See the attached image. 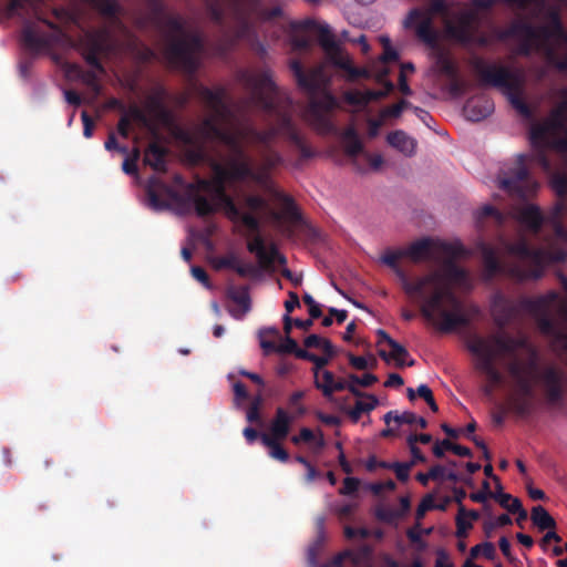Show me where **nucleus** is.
I'll return each mask as SVG.
<instances>
[{
	"label": "nucleus",
	"instance_id": "9",
	"mask_svg": "<svg viewBox=\"0 0 567 567\" xmlns=\"http://www.w3.org/2000/svg\"><path fill=\"white\" fill-rule=\"evenodd\" d=\"M450 4L447 0H430L426 7L412 8L403 20V28L427 48L439 47L440 32L434 24V18H447Z\"/></svg>",
	"mask_w": 567,
	"mask_h": 567
},
{
	"label": "nucleus",
	"instance_id": "15",
	"mask_svg": "<svg viewBox=\"0 0 567 567\" xmlns=\"http://www.w3.org/2000/svg\"><path fill=\"white\" fill-rule=\"evenodd\" d=\"M481 252L483 258V279L485 281H492L498 275L517 284L539 279L538 270L527 272L520 262H502L495 249L487 244L481 245Z\"/></svg>",
	"mask_w": 567,
	"mask_h": 567
},
{
	"label": "nucleus",
	"instance_id": "60",
	"mask_svg": "<svg viewBox=\"0 0 567 567\" xmlns=\"http://www.w3.org/2000/svg\"><path fill=\"white\" fill-rule=\"evenodd\" d=\"M303 302L308 306L309 315L312 319H318L322 316L320 305H318L311 295L305 293L302 297Z\"/></svg>",
	"mask_w": 567,
	"mask_h": 567
},
{
	"label": "nucleus",
	"instance_id": "17",
	"mask_svg": "<svg viewBox=\"0 0 567 567\" xmlns=\"http://www.w3.org/2000/svg\"><path fill=\"white\" fill-rule=\"evenodd\" d=\"M561 95L564 100L553 113V117L530 128V142L538 147L535 159L544 169H549L551 165L544 147L549 144L555 131L561 126V117H567V89L563 90Z\"/></svg>",
	"mask_w": 567,
	"mask_h": 567
},
{
	"label": "nucleus",
	"instance_id": "54",
	"mask_svg": "<svg viewBox=\"0 0 567 567\" xmlns=\"http://www.w3.org/2000/svg\"><path fill=\"white\" fill-rule=\"evenodd\" d=\"M442 445L447 450L452 451L454 454L462 456V457H472L473 453L471 449L467 446H463L460 444H454L450 440H443Z\"/></svg>",
	"mask_w": 567,
	"mask_h": 567
},
{
	"label": "nucleus",
	"instance_id": "6",
	"mask_svg": "<svg viewBox=\"0 0 567 567\" xmlns=\"http://www.w3.org/2000/svg\"><path fill=\"white\" fill-rule=\"evenodd\" d=\"M548 23L534 25L526 20L514 21L504 37L522 40L518 52L529 55L533 49L542 51L548 64L560 72L567 71V30L558 11L548 13Z\"/></svg>",
	"mask_w": 567,
	"mask_h": 567
},
{
	"label": "nucleus",
	"instance_id": "29",
	"mask_svg": "<svg viewBox=\"0 0 567 567\" xmlns=\"http://www.w3.org/2000/svg\"><path fill=\"white\" fill-rule=\"evenodd\" d=\"M517 219L534 234L540 231L544 216L538 206L528 204L522 207L517 213Z\"/></svg>",
	"mask_w": 567,
	"mask_h": 567
},
{
	"label": "nucleus",
	"instance_id": "46",
	"mask_svg": "<svg viewBox=\"0 0 567 567\" xmlns=\"http://www.w3.org/2000/svg\"><path fill=\"white\" fill-rule=\"evenodd\" d=\"M412 467H414V462H393L391 470L395 473L396 478L404 483L409 480Z\"/></svg>",
	"mask_w": 567,
	"mask_h": 567
},
{
	"label": "nucleus",
	"instance_id": "25",
	"mask_svg": "<svg viewBox=\"0 0 567 567\" xmlns=\"http://www.w3.org/2000/svg\"><path fill=\"white\" fill-rule=\"evenodd\" d=\"M226 297L237 305V308L230 309V315L240 319L251 309V299L248 286L229 285L226 289Z\"/></svg>",
	"mask_w": 567,
	"mask_h": 567
},
{
	"label": "nucleus",
	"instance_id": "8",
	"mask_svg": "<svg viewBox=\"0 0 567 567\" xmlns=\"http://www.w3.org/2000/svg\"><path fill=\"white\" fill-rule=\"evenodd\" d=\"M474 69L484 84L501 89L520 115L532 116V109L523 97L525 79L520 72L503 65L486 64L481 59L475 61Z\"/></svg>",
	"mask_w": 567,
	"mask_h": 567
},
{
	"label": "nucleus",
	"instance_id": "52",
	"mask_svg": "<svg viewBox=\"0 0 567 567\" xmlns=\"http://www.w3.org/2000/svg\"><path fill=\"white\" fill-rule=\"evenodd\" d=\"M151 110L154 111L158 118L164 122H167L171 117L169 112L164 106L163 102L159 97H152L150 101Z\"/></svg>",
	"mask_w": 567,
	"mask_h": 567
},
{
	"label": "nucleus",
	"instance_id": "22",
	"mask_svg": "<svg viewBox=\"0 0 567 567\" xmlns=\"http://www.w3.org/2000/svg\"><path fill=\"white\" fill-rule=\"evenodd\" d=\"M505 249L509 255L530 262L528 267L523 265L525 271L530 272L538 270L539 279L543 277L545 262V252L543 249L533 248L525 238H520L514 243H507Z\"/></svg>",
	"mask_w": 567,
	"mask_h": 567
},
{
	"label": "nucleus",
	"instance_id": "32",
	"mask_svg": "<svg viewBox=\"0 0 567 567\" xmlns=\"http://www.w3.org/2000/svg\"><path fill=\"white\" fill-rule=\"evenodd\" d=\"M386 142L390 146L401 152L405 156H412L415 153L416 141L402 130H396L388 134Z\"/></svg>",
	"mask_w": 567,
	"mask_h": 567
},
{
	"label": "nucleus",
	"instance_id": "10",
	"mask_svg": "<svg viewBox=\"0 0 567 567\" xmlns=\"http://www.w3.org/2000/svg\"><path fill=\"white\" fill-rule=\"evenodd\" d=\"M228 174H224L215 186L209 200L214 204V213L221 209L227 217L238 215V206L235 204L234 198L227 193V187L235 183H243L246 181L252 183H261L264 177L254 172L246 161L243 158H231L228 154Z\"/></svg>",
	"mask_w": 567,
	"mask_h": 567
},
{
	"label": "nucleus",
	"instance_id": "58",
	"mask_svg": "<svg viewBox=\"0 0 567 567\" xmlns=\"http://www.w3.org/2000/svg\"><path fill=\"white\" fill-rule=\"evenodd\" d=\"M437 62L441 72L450 79L458 74L455 64L449 58L440 56Z\"/></svg>",
	"mask_w": 567,
	"mask_h": 567
},
{
	"label": "nucleus",
	"instance_id": "18",
	"mask_svg": "<svg viewBox=\"0 0 567 567\" xmlns=\"http://www.w3.org/2000/svg\"><path fill=\"white\" fill-rule=\"evenodd\" d=\"M466 349L476 357L475 369L485 374L492 385L503 382V375L495 367L496 353L485 337L472 333L467 337Z\"/></svg>",
	"mask_w": 567,
	"mask_h": 567
},
{
	"label": "nucleus",
	"instance_id": "27",
	"mask_svg": "<svg viewBox=\"0 0 567 567\" xmlns=\"http://www.w3.org/2000/svg\"><path fill=\"white\" fill-rule=\"evenodd\" d=\"M493 111V101L485 96L471 97L463 107L464 116L471 122H480L491 115Z\"/></svg>",
	"mask_w": 567,
	"mask_h": 567
},
{
	"label": "nucleus",
	"instance_id": "16",
	"mask_svg": "<svg viewBox=\"0 0 567 567\" xmlns=\"http://www.w3.org/2000/svg\"><path fill=\"white\" fill-rule=\"evenodd\" d=\"M528 156L518 154L516 164L498 175V187L518 199H527L538 188V183L527 167Z\"/></svg>",
	"mask_w": 567,
	"mask_h": 567
},
{
	"label": "nucleus",
	"instance_id": "4",
	"mask_svg": "<svg viewBox=\"0 0 567 567\" xmlns=\"http://www.w3.org/2000/svg\"><path fill=\"white\" fill-rule=\"evenodd\" d=\"M290 70L298 86L307 93L309 101L305 117L310 126L321 135H339L346 154L357 157L363 151V144L354 126H348L341 133L332 121L331 114L338 106L337 99L327 90L321 66L306 71L298 60L290 62Z\"/></svg>",
	"mask_w": 567,
	"mask_h": 567
},
{
	"label": "nucleus",
	"instance_id": "62",
	"mask_svg": "<svg viewBox=\"0 0 567 567\" xmlns=\"http://www.w3.org/2000/svg\"><path fill=\"white\" fill-rule=\"evenodd\" d=\"M512 508H508V512L512 514H517L516 522L518 525L522 524V522L527 519V512L524 509L520 499H513V503L511 504Z\"/></svg>",
	"mask_w": 567,
	"mask_h": 567
},
{
	"label": "nucleus",
	"instance_id": "41",
	"mask_svg": "<svg viewBox=\"0 0 567 567\" xmlns=\"http://www.w3.org/2000/svg\"><path fill=\"white\" fill-rule=\"evenodd\" d=\"M146 6L150 10V19L154 25H157L168 13L163 0H148Z\"/></svg>",
	"mask_w": 567,
	"mask_h": 567
},
{
	"label": "nucleus",
	"instance_id": "50",
	"mask_svg": "<svg viewBox=\"0 0 567 567\" xmlns=\"http://www.w3.org/2000/svg\"><path fill=\"white\" fill-rule=\"evenodd\" d=\"M467 90V83L458 74L450 79L449 91L454 96L463 95Z\"/></svg>",
	"mask_w": 567,
	"mask_h": 567
},
{
	"label": "nucleus",
	"instance_id": "59",
	"mask_svg": "<svg viewBox=\"0 0 567 567\" xmlns=\"http://www.w3.org/2000/svg\"><path fill=\"white\" fill-rule=\"evenodd\" d=\"M553 187L558 196L564 197L567 195V175L557 174L553 177Z\"/></svg>",
	"mask_w": 567,
	"mask_h": 567
},
{
	"label": "nucleus",
	"instance_id": "57",
	"mask_svg": "<svg viewBox=\"0 0 567 567\" xmlns=\"http://www.w3.org/2000/svg\"><path fill=\"white\" fill-rule=\"evenodd\" d=\"M81 54H82L83 59L85 60L86 64H89L92 69H94L95 71H97L100 73L105 72L104 65L102 64L101 59H100L101 53L91 52V53H81Z\"/></svg>",
	"mask_w": 567,
	"mask_h": 567
},
{
	"label": "nucleus",
	"instance_id": "56",
	"mask_svg": "<svg viewBox=\"0 0 567 567\" xmlns=\"http://www.w3.org/2000/svg\"><path fill=\"white\" fill-rule=\"evenodd\" d=\"M235 271L240 276V277H258L259 276V270L258 268L252 265V264H241V262H237L236 265V268H235Z\"/></svg>",
	"mask_w": 567,
	"mask_h": 567
},
{
	"label": "nucleus",
	"instance_id": "38",
	"mask_svg": "<svg viewBox=\"0 0 567 567\" xmlns=\"http://www.w3.org/2000/svg\"><path fill=\"white\" fill-rule=\"evenodd\" d=\"M496 554V549L493 543L485 542L482 544H478L471 549V555L468 558L465 559L462 567H480L478 565L473 563L474 558H477L478 556H484L487 559H493Z\"/></svg>",
	"mask_w": 567,
	"mask_h": 567
},
{
	"label": "nucleus",
	"instance_id": "44",
	"mask_svg": "<svg viewBox=\"0 0 567 567\" xmlns=\"http://www.w3.org/2000/svg\"><path fill=\"white\" fill-rule=\"evenodd\" d=\"M466 508L461 506L456 516V536L463 538L467 535L468 530L473 527L472 523L465 518Z\"/></svg>",
	"mask_w": 567,
	"mask_h": 567
},
{
	"label": "nucleus",
	"instance_id": "24",
	"mask_svg": "<svg viewBox=\"0 0 567 567\" xmlns=\"http://www.w3.org/2000/svg\"><path fill=\"white\" fill-rule=\"evenodd\" d=\"M316 537L308 546L307 561L309 567H342V555H338L331 565H320L319 557L323 550L327 539L326 535V518L319 516L316 518Z\"/></svg>",
	"mask_w": 567,
	"mask_h": 567
},
{
	"label": "nucleus",
	"instance_id": "36",
	"mask_svg": "<svg viewBox=\"0 0 567 567\" xmlns=\"http://www.w3.org/2000/svg\"><path fill=\"white\" fill-rule=\"evenodd\" d=\"M391 352L386 353L384 350L379 351V355L385 360L389 361V359H393L395 361V365L398 368H402L404 365L412 367L414 365L415 361L411 359L409 362H406V359L410 357L409 351L405 347L400 344L398 341H391Z\"/></svg>",
	"mask_w": 567,
	"mask_h": 567
},
{
	"label": "nucleus",
	"instance_id": "14",
	"mask_svg": "<svg viewBox=\"0 0 567 567\" xmlns=\"http://www.w3.org/2000/svg\"><path fill=\"white\" fill-rule=\"evenodd\" d=\"M228 218L234 223H241L250 233L255 234L252 240L248 241L247 249L257 256L260 267L267 269L275 262L287 264L286 257L278 251L276 245L272 244L268 249L266 248L265 240L259 234L260 220L254 213H243L238 208V215Z\"/></svg>",
	"mask_w": 567,
	"mask_h": 567
},
{
	"label": "nucleus",
	"instance_id": "21",
	"mask_svg": "<svg viewBox=\"0 0 567 567\" xmlns=\"http://www.w3.org/2000/svg\"><path fill=\"white\" fill-rule=\"evenodd\" d=\"M526 297H522L515 302L505 297L502 292L494 295L492 299V313L494 322L499 329L507 327L522 311L530 315L535 319V316L527 311L520 303Z\"/></svg>",
	"mask_w": 567,
	"mask_h": 567
},
{
	"label": "nucleus",
	"instance_id": "34",
	"mask_svg": "<svg viewBox=\"0 0 567 567\" xmlns=\"http://www.w3.org/2000/svg\"><path fill=\"white\" fill-rule=\"evenodd\" d=\"M96 10L101 16L113 19L118 24H122L118 16L122 12V7L117 0H81Z\"/></svg>",
	"mask_w": 567,
	"mask_h": 567
},
{
	"label": "nucleus",
	"instance_id": "2",
	"mask_svg": "<svg viewBox=\"0 0 567 567\" xmlns=\"http://www.w3.org/2000/svg\"><path fill=\"white\" fill-rule=\"evenodd\" d=\"M403 257V249H388L381 261L395 271L406 295L417 296L422 300L420 312L423 318L444 333L467 326L468 319L462 313L457 297L444 284L441 272L432 271L411 281L399 266Z\"/></svg>",
	"mask_w": 567,
	"mask_h": 567
},
{
	"label": "nucleus",
	"instance_id": "13",
	"mask_svg": "<svg viewBox=\"0 0 567 567\" xmlns=\"http://www.w3.org/2000/svg\"><path fill=\"white\" fill-rule=\"evenodd\" d=\"M209 168L213 172L212 178H198L195 183L186 186L185 197L193 204L195 213L199 217H206L214 214V204L209 198L202 195L200 192L212 195L215 186L224 174H228V153L220 155L219 158L209 159Z\"/></svg>",
	"mask_w": 567,
	"mask_h": 567
},
{
	"label": "nucleus",
	"instance_id": "12",
	"mask_svg": "<svg viewBox=\"0 0 567 567\" xmlns=\"http://www.w3.org/2000/svg\"><path fill=\"white\" fill-rule=\"evenodd\" d=\"M296 27L301 30H316L318 32L319 44L324 51L328 61L333 66L344 71L349 80L353 81L368 76L365 69L357 68L352 64L351 58L343 52L328 24H319L315 20L307 19L299 22Z\"/></svg>",
	"mask_w": 567,
	"mask_h": 567
},
{
	"label": "nucleus",
	"instance_id": "20",
	"mask_svg": "<svg viewBox=\"0 0 567 567\" xmlns=\"http://www.w3.org/2000/svg\"><path fill=\"white\" fill-rule=\"evenodd\" d=\"M441 251L449 258L443 264V270H439L443 277L444 284L454 293L451 285L463 284L467 279V272L464 268L460 267L455 259L466 254L464 246L461 243H441Z\"/></svg>",
	"mask_w": 567,
	"mask_h": 567
},
{
	"label": "nucleus",
	"instance_id": "63",
	"mask_svg": "<svg viewBox=\"0 0 567 567\" xmlns=\"http://www.w3.org/2000/svg\"><path fill=\"white\" fill-rule=\"evenodd\" d=\"M291 45L295 50L307 51L311 48V41L306 35L295 34L291 37Z\"/></svg>",
	"mask_w": 567,
	"mask_h": 567
},
{
	"label": "nucleus",
	"instance_id": "26",
	"mask_svg": "<svg viewBox=\"0 0 567 567\" xmlns=\"http://www.w3.org/2000/svg\"><path fill=\"white\" fill-rule=\"evenodd\" d=\"M486 339L496 353V358L501 354L514 355L518 349L526 347L525 339L514 338L506 333L492 334Z\"/></svg>",
	"mask_w": 567,
	"mask_h": 567
},
{
	"label": "nucleus",
	"instance_id": "19",
	"mask_svg": "<svg viewBox=\"0 0 567 567\" xmlns=\"http://www.w3.org/2000/svg\"><path fill=\"white\" fill-rule=\"evenodd\" d=\"M446 33L453 40L462 44H471L475 41V32L478 27V14L473 9H466L457 12L455 19L443 18Z\"/></svg>",
	"mask_w": 567,
	"mask_h": 567
},
{
	"label": "nucleus",
	"instance_id": "11",
	"mask_svg": "<svg viewBox=\"0 0 567 567\" xmlns=\"http://www.w3.org/2000/svg\"><path fill=\"white\" fill-rule=\"evenodd\" d=\"M559 298V293L550 290L536 298H525L522 306L535 316V321L539 332L553 340L567 352V329L561 327L549 313L550 306Z\"/></svg>",
	"mask_w": 567,
	"mask_h": 567
},
{
	"label": "nucleus",
	"instance_id": "35",
	"mask_svg": "<svg viewBox=\"0 0 567 567\" xmlns=\"http://www.w3.org/2000/svg\"><path fill=\"white\" fill-rule=\"evenodd\" d=\"M433 245L434 243L431 238L415 240L403 249L404 257L410 258L414 262H419L430 257Z\"/></svg>",
	"mask_w": 567,
	"mask_h": 567
},
{
	"label": "nucleus",
	"instance_id": "51",
	"mask_svg": "<svg viewBox=\"0 0 567 567\" xmlns=\"http://www.w3.org/2000/svg\"><path fill=\"white\" fill-rule=\"evenodd\" d=\"M383 43V52L380 56L381 62L389 63L394 62L399 60V53L398 51L392 48L389 39H382Z\"/></svg>",
	"mask_w": 567,
	"mask_h": 567
},
{
	"label": "nucleus",
	"instance_id": "33",
	"mask_svg": "<svg viewBox=\"0 0 567 567\" xmlns=\"http://www.w3.org/2000/svg\"><path fill=\"white\" fill-rule=\"evenodd\" d=\"M292 421L293 417L285 409L277 408L276 415L270 424V437L279 441L285 440L290 432Z\"/></svg>",
	"mask_w": 567,
	"mask_h": 567
},
{
	"label": "nucleus",
	"instance_id": "45",
	"mask_svg": "<svg viewBox=\"0 0 567 567\" xmlns=\"http://www.w3.org/2000/svg\"><path fill=\"white\" fill-rule=\"evenodd\" d=\"M123 112H124L123 115H128V117L131 118V122L135 121L145 127L150 126V120H148L146 113L137 105H135V104L131 105L128 109H125Z\"/></svg>",
	"mask_w": 567,
	"mask_h": 567
},
{
	"label": "nucleus",
	"instance_id": "3",
	"mask_svg": "<svg viewBox=\"0 0 567 567\" xmlns=\"http://www.w3.org/2000/svg\"><path fill=\"white\" fill-rule=\"evenodd\" d=\"M245 84L250 91L249 103L268 114L278 115L280 118V127H270L259 131L248 125L235 130H228L237 135L240 143L245 140L261 146V150L272 148V142L279 133H282L290 143L300 152L301 158L307 159L313 156V151L307 144L303 136L298 132L291 116L282 110L280 105L279 89L272 81L269 71H262L258 74H246Z\"/></svg>",
	"mask_w": 567,
	"mask_h": 567
},
{
	"label": "nucleus",
	"instance_id": "64",
	"mask_svg": "<svg viewBox=\"0 0 567 567\" xmlns=\"http://www.w3.org/2000/svg\"><path fill=\"white\" fill-rule=\"evenodd\" d=\"M344 99L349 104L352 105H367L365 92L349 91L344 94Z\"/></svg>",
	"mask_w": 567,
	"mask_h": 567
},
{
	"label": "nucleus",
	"instance_id": "55",
	"mask_svg": "<svg viewBox=\"0 0 567 567\" xmlns=\"http://www.w3.org/2000/svg\"><path fill=\"white\" fill-rule=\"evenodd\" d=\"M245 205L252 212H259L266 208V200L259 195H248L245 197Z\"/></svg>",
	"mask_w": 567,
	"mask_h": 567
},
{
	"label": "nucleus",
	"instance_id": "28",
	"mask_svg": "<svg viewBox=\"0 0 567 567\" xmlns=\"http://www.w3.org/2000/svg\"><path fill=\"white\" fill-rule=\"evenodd\" d=\"M21 41L23 45L33 53H39L51 45L50 37L47 34H39L35 28L30 23H27L23 27Z\"/></svg>",
	"mask_w": 567,
	"mask_h": 567
},
{
	"label": "nucleus",
	"instance_id": "7",
	"mask_svg": "<svg viewBox=\"0 0 567 567\" xmlns=\"http://www.w3.org/2000/svg\"><path fill=\"white\" fill-rule=\"evenodd\" d=\"M166 38L164 55L167 62L187 74H195L199 68V54L204 50V40L198 32L186 30V21L181 14L167 13L155 25Z\"/></svg>",
	"mask_w": 567,
	"mask_h": 567
},
{
	"label": "nucleus",
	"instance_id": "23",
	"mask_svg": "<svg viewBox=\"0 0 567 567\" xmlns=\"http://www.w3.org/2000/svg\"><path fill=\"white\" fill-rule=\"evenodd\" d=\"M262 0H248L244 6L241 4L238 9L239 20L238 22L243 28L248 29L254 21H271L282 14L280 7H274L266 9L261 6Z\"/></svg>",
	"mask_w": 567,
	"mask_h": 567
},
{
	"label": "nucleus",
	"instance_id": "53",
	"mask_svg": "<svg viewBox=\"0 0 567 567\" xmlns=\"http://www.w3.org/2000/svg\"><path fill=\"white\" fill-rule=\"evenodd\" d=\"M321 374H322V381L319 379V377H317L313 381V384L324 395V386L332 388L336 377L329 370H323Z\"/></svg>",
	"mask_w": 567,
	"mask_h": 567
},
{
	"label": "nucleus",
	"instance_id": "47",
	"mask_svg": "<svg viewBox=\"0 0 567 567\" xmlns=\"http://www.w3.org/2000/svg\"><path fill=\"white\" fill-rule=\"evenodd\" d=\"M300 351L306 350L299 348L297 341L289 336H287L280 344H278V353L295 354L299 359Z\"/></svg>",
	"mask_w": 567,
	"mask_h": 567
},
{
	"label": "nucleus",
	"instance_id": "42",
	"mask_svg": "<svg viewBox=\"0 0 567 567\" xmlns=\"http://www.w3.org/2000/svg\"><path fill=\"white\" fill-rule=\"evenodd\" d=\"M486 218H493L498 226H502L505 221L504 214L492 205L483 206L476 214V221L478 224H482Z\"/></svg>",
	"mask_w": 567,
	"mask_h": 567
},
{
	"label": "nucleus",
	"instance_id": "37",
	"mask_svg": "<svg viewBox=\"0 0 567 567\" xmlns=\"http://www.w3.org/2000/svg\"><path fill=\"white\" fill-rule=\"evenodd\" d=\"M368 401L358 400L348 414L352 422L357 423L363 413H369L379 404V400L374 394H367Z\"/></svg>",
	"mask_w": 567,
	"mask_h": 567
},
{
	"label": "nucleus",
	"instance_id": "48",
	"mask_svg": "<svg viewBox=\"0 0 567 567\" xmlns=\"http://www.w3.org/2000/svg\"><path fill=\"white\" fill-rule=\"evenodd\" d=\"M262 404L261 394H258L254 398L248 411H247V421L250 423L260 421V406Z\"/></svg>",
	"mask_w": 567,
	"mask_h": 567
},
{
	"label": "nucleus",
	"instance_id": "49",
	"mask_svg": "<svg viewBox=\"0 0 567 567\" xmlns=\"http://www.w3.org/2000/svg\"><path fill=\"white\" fill-rule=\"evenodd\" d=\"M237 262H238V258L234 254H230L227 256H221V257L215 258L214 267L218 270H220V269L235 270Z\"/></svg>",
	"mask_w": 567,
	"mask_h": 567
},
{
	"label": "nucleus",
	"instance_id": "1",
	"mask_svg": "<svg viewBox=\"0 0 567 567\" xmlns=\"http://www.w3.org/2000/svg\"><path fill=\"white\" fill-rule=\"evenodd\" d=\"M199 96L206 105L213 111V115L206 116L197 126V134L205 142L216 141L223 144L231 158H243L249 167L260 174L264 178L261 183H255L258 186L271 192L274 198L281 205L282 216L291 221L299 223L301 214L299 213L295 200L291 196L277 190L272 187L270 171L282 164V156L278 151L272 148L261 150L259 155L261 164L256 167L250 155L247 153L244 144L240 143L237 135L220 126L219 121L230 115V109L226 103V91L224 87L212 90L206 86L199 89Z\"/></svg>",
	"mask_w": 567,
	"mask_h": 567
},
{
	"label": "nucleus",
	"instance_id": "30",
	"mask_svg": "<svg viewBox=\"0 0 567 567\" xmlns=\"http://www.w3.org/2000/svg\"><path fill=\"white\" fill-rule=\"evenodd\" d=\"M167 152L166 147L154 141L150 143L145 150L144 163L150 165L154 171L164 173L166 172Z\"/></svg>",
	"mask_w": 567,
	"mask_h": 567
},
{
	"label": "nucleus",
	"instance_id": "5",
	"mask_svg": "<svg viewBox=\"0 0 567 567\" xmlns=\"http://www.w3.org/2000/svg\"><path fill=\"white\" fill-rule=\"evenodd\" d=\"M507 371L516 386V391L508 398V405L517 416L527 417L535 411L536 383L543 386L548 405H557L564 401L566 383L564 371L554 364L540 367L536 349H529V358L525 363L518 360L509 362Z\"/></svg>",
	"mask_w": 567,
	"mask_h": 567
},
{
	"label": "nucleus",
	"instance_id": "61",
	"mask_svg": "<svg viewBox=\"0 0 567 567\" xmlns=\"http://www.w3.org/2000/svg\"><path fill=\"white\" fill-rule=\"evenodd\" d=\"M495 501L498 502V504L508 511L511 507V504L513 503V499H518L517 497H513L511 494L503 493L502 492V485L498 484V491L494 493V496H492Z\"/></svg>",
	"mask_w": 567,
	"mask_h": 567
},
{
	"label": "nucleus",
	"instance_id": "43",
	"mask_svg": "<svg viewBox=\"0 0 567 567\" xmlns=\"http://www.w3.org/2000/svg\"><path fill=\"white\" fill-rule=\"evenodd\" d=\"M299 359L310 361L315 364L312 371L315 379L319 377L320 370L324 368L329 363V358L326 357H319L317 354H313L309 351H300L299 352Z\"/></svg>",
	"mask_w": 567,
	"mask_h": 567
},
{
	"label": "nucleus",
	"instance_id": "31",
	"mask_svg": "<svg viewBox=\"0 0 567 567\" xmlns=\"http://www.w3.org/2000/svg\"><path fill=\"white\" fill-rule=\"evenodd\" d=\"M106 30L85 33L80 41L81 53H103L106 51Z\"/></svg>",
	"mask_w": 567,
	"mask_h": 567
},
{
	"label": "nucleus",
	"instance_id": "39",
	"mask_svg": "<svg viewBox=\"0 0 567 567\" xmlns=\"http://www.w3.org/2000/svg\"><path fill=\"white\" fill-rule=\"evenodd\" d=\"M261 443L269 449L270 457L280 461L282 463L288 462L289 453L284 449L279 440L270 437V435L264 433L260 435Z\"/></svg>",
	"mask_w": 567,
	"mask_h": 567
},
{
	"label": "nucleus",
	"instance_id": "40",
	"mask_svg": "<svg viewBox=\"0 0 567 567\" xmlns=\"http://www.w3.org/2000/svg\"><path fill=\"white\" fill-rule=\"evenodd\" d=\"M530 518L540 530L553 529L556 526L555 519L540 505L533 507Z\"/></svg>",
	"mask_w": 567,
	"mask_h": 567
}]
</instances>
